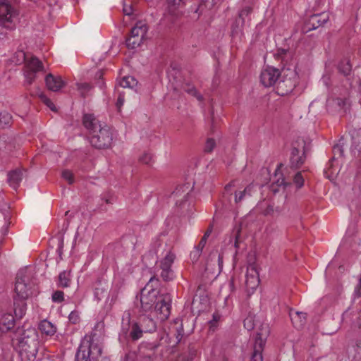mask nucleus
Returning a JSON list of instances; mask_svg holds the SVG:
<instances>
[{
    "instance_id": "f257e3e1",
    "label": "nucleus",
    "mask_w": 361,
    "mask_h": 361,
    "mask_svg": "<svg viewBox=\"0 0 361 361\" xmlns=\"http://www.w3.org/2000/svg\"><path fill=\"white\" fill-rule=\"evenodd\" d=\"M159 279L152 276L141 290V308L145 312L154 311L161 321H164L171 314V297L168 293H159Z\"/></svg>"
},
{
    "instance_id": "f03ea898",
    "label": "nucleus",
    "mask_w": 361,
    "mask_h": 361,
    "mask_svg": "<svg viewBox=\"0 0 361 361\" xmlns=\"http://www.w3.org/2000/svg\"><path fill=\"white\" fill-rule=\"evenodd\" d=\"M32 287L31 274L26 270L19 271L16 276L13 295L14 313L18 319H21L26 312L25 300L32 295Z\"/></svg>"
},
{
    "instance_id": "7ed1b4c3",
    "label": "nucleus",
    "mask_w": 361,
    "mask_h": 361,
    "mask_svg": "<svg viewBox=\"0 0 361 361\" xmlns=\"http://www.w3.org/2000/svg\"><path fill=\"white\" fill-rule=\"evenodd\" d=\"M13 345H18L22 357L25 356L29 360H34L36 357L39 348L38 334L36 329H18L14 332L12 337Z\"/></svg>"
},
{
    "instance_id": "20e7f679",
    "label": "nucleus",
    "mask_w": 361,
    "mask_h": 361,
    "mask_svg": "<svg viewBox=\"0 0 361 361\" xmlns=\"http://www.w3.org/2000/svg\"><path fill=\"white\" fill-rule=\"evenodd\" d=\"M16 14L13 8L8 4H0V40L6 38V30L16 27Z\"/></svg>"
},
{
    "instance_id": "39448f33",
    "label": "nucleus",
    "mask_w": 361,
    "mask_h": 361,
    "mask_svg": "<svg viewBox=\"0 0 361 361\" xmlns=\"http://www.w3.org/2000/svg\"><path fill=\"white\" fill-rule=\"evenodd\" d=\"M282 77L277 85V92L281 95L288 94L294 90L298 82L295 71L290 68H282Z\"/></svg>"
},
{
    "instance_id": "423d86ee",
    "label": "nucleus",
    "mask_w": 361,
    "mask_h": 361,
    "mask_svg": "<svg viewBox=\"0 0 361 361\" xmlns=\"http://www.w3.org/2000/svg\"><path fill=\"white\" fill-rule=\"evenodd\" d=\"M113 141V134L111 128L106 124L92 134L90 142L92 147L97 149H106L111 146Z\"/></svg>"
},
{
    "instance_id": "0eeeda50",
    "label": "nucleus",
    "mask_w": 361,
    "mask_h": 361,
    "mask_svg": "<svg viewBox=\"0 0 361 361\" xmlns=\"http://www.w3.org/2000/svg\"><path fill=\"white\" fill-rule=\"evenodd\" d=\"M121 330L125 335L128 334L133 341L140 339L144 333L137 322H130V313L128 311L124 312L122 316Z\"/></svg>"
},
{
    "instance_id": "6e6552de",
    "label": "nucleus",
    "mask_w": 361,
    "mask_h": 361,
    "mask_svg": "<svg viewBox=\"0 0 361 361\" xmlns=\"http://www.w3.org/2000/svg\"><path fill=\"white\" fill-rule=\"evenodd\" d=\"M305 142L303 140H298L293 144L290 157V168L297 169L301 167L305 161Z\"/></svg>"
},
{
    "instance_id": "1a4fd4ad",
    "label": "nucleus",
    "mask_w": 361,
    "mask_h": 361,
    "mask_svg": "<svg viewBox=\"0 0 361 361\" xmlns=\"http://www.w3.org/2000/svg\"><path fill=\"white\" fill-rule=\"evenodd\" d=\"M282 75V70L280 71L278 68L268 66L264 68L261 72L260 82L266 87H271L278 85Z\"/></svg>"
},
{
    "instance_id": "9d476101",
    "label": "nucleus",
    "mask_w": 361,
    "mask_h": 361,
    "mask_svg": "<svg viewBox=\"0 0 361 361\" xmlns=\"http://www.w3.org/2000/svg\"><path fill=\"white\" fill-rule=\"evenodd\" d=\"M39 71H44L42 62L37 57L32 56L25 63V77L26 82L31 85L35 80L36 73Z\"/></svg>"
},
{
    "instance_id": "9b49d317",
    "label": "nucleus",
    "mask_w": 361,
    "mask_h": 361,
    "mask_svg": "<svg viewBox=\"0 0 361 361\" xmlns=\"http://www.w3.org/2000/svg\"><path fill=\"white\" fill-rule=\"evenodd\" d=\"M192 187L189 183L178 186L172 193L176 204L180 207L184 206L190 197Z\"/></svg>"
},
{
    "instance_id": "f8f14e48",
    "label": "nucleus",
    "mask_w": 361,
    "mask_h": 361,
    "mask_svg": "<svg viewBox=\"0 0 361 361\" xmlns=\"http://www.w3.org/2000/svg\"><path fill=\"white\" fill-rule=\"evenodd\" d=\"M156 345L152 344H142L139 348L137 361H154L155 358Z\"/></svg>"
},
{
    "instance_id": "ddd939ff",
    "label": "nucleus",
    "mask_w": 361,
    "mask_h": 361,
    "mask_svg": "<svg viewBox=\"0 0 361 361\" xmlns=\"http://www.w3.org/2000/svg\"><path fill=\"white\" fill-rule=\"evenodd\" d=\"M329 19V16L326 13H321L311 16L306 23L307 30H315L318 28L319 27L327 23Z\"/></svg>"
},
{
    "instance_id": "4468645a",
    "label": "nucleus",
    "mask_w": 361,
    "mask_h": 361,
    "mask_svg": "<svg viewBox=\"0 0 361 361\" xmlns=\"http://www.w3.org/2000/svg\"><path fill=\"white\" fill-rule=\"evenodd\" d=\"M82 123L90 135L98 130L100 127H103L104 124H102L93 114H86L83 116Z\"/></svg>"
},
{
    "instance_id": "2eb2a0df",
    "label": "nucleus",
    "mask_w": 361,
    "mask_h": 361,
    "mask_svg": "<svg viewBox=\"0 0 361 361\" xmlns=\"http://www.w3.org/2000/svg\"><path fill=\"white\" fill-rule=\"evenodd\" d=\"M279 168L275 171L274 180L271 185V190L274 193L284 190L286 187L290 185V182L286 180L283 174L279 173Z\"/></svg>"
},
{
    "instance_id": "dca6fc26",
    "label": "nucleus",
    "mask_w": 361,
    "mask_h": 361,
    "mask_svg": "<svg viewBox=\"0 0 361 361\" xmlns=\"http://www.w3.org/2000/svg\"><path fill=\"white\" fill-rule=\"evenodd\" d=\"M45 83L47 88L53 92L59 91L65 85L64 81L60 76H54L51 73L46 75Z\"/></svg>"
},
{
    "instance_id": "f3484780",
    "label": "nucleus",
    "mask_w": 361,
    "mask_h": 361,
    "mask_svg": "<svg viewBox=\"0 0 361 361\" xmlns=\"http://www.w3.org/2000/svg\"><path fill=\"white\" fill-rule=\"evenodd\" d=\"M109 284L103 280H98L94 284V297L98 300L109 299Z\"/></svg>"
},
{
    "instance_id": "a211bd4d",
    "label": "nucleus",
    "mask_w": 361,
    "mask_h": 361,
    "mask_svg": "<svg viewBox=\"0 0 361 361\" xmlns=\"http://www.w3.org/2000/svg\"><path fill=\"white\" fill-rule=\"evenodd\" d=\"M87 337L85 336L81 341L75 355V361H87L92 360L88 351L90 348Z\"/></svg>"
},
{
    "instance_id": "6ab92c4d",
    "label": "nucleus",
    "mask_w": 361,
    "mask_h": 361,
    "mask_svg": "<svg viewBox=\"0 0 361 361\" xmlns=\"http://www.w3.org/2000/svg\"><path fill=\"white\" fill-rule=\"evenodd\" d=\"M24 177V171L22 169H16L8 173V183L14 190H17Z\"/></svg>"
},
{
    "instance_id": "aec40b11",
    "label": "nucleus",
    "mask_w": 361,
    "mask_h": 361,
    "mask_svg": "<svg viewBox=\"0 0 361 361\" xmlns=\"http://www.w3.org/2000/svg\"><path fill=\"white\" fill-rule=\"evenodd\" d=\"M144 333H151L156 330L157 324L154 319L148 316H142L137 322Z\"/></svg>"
},
{
    "instance_id": "412c9836",
    "label": "nucleus",
    "mask_w": 361,
    "mask_h": 361,
    "mask_svg": "<svg viewBox=\"0 0 361 361\" xmlns=\"http://www.w3.org/2000/svg\"><path fill=\"white\" fill-rule=\"evenodd\" d=\"M255 328L257 329V337L255 344H257L258 341L262 340V347H264L265 344V340L269 334V326L267 324H261L259 321H257V324Z\"/></svg>"
},
{
    "instance_id": "4be33fe9",
    "label": "nucleus",
    "mask_w": 361,
    "mask_h": 361,
    "mask_svg": "<svg viewBox=\"0 0 361 361\" xmlns=\"http://www.w3.org/2000/svg\"><path fill=\"white\" fill-rule=\"evenodd\" d=\"M15 325V319L11 314H5L2 315L0 319V331L2 333H6L11 330Z\"/></svg>"
},
{
    "instance_id": "5701e85b",
    "label": "nucleus",
    "mask_w": 361,
    "mask_h": 361,
    "mask_svg": "<svg viewBox=\"0 0 361 361\" xmlns=\"http://www.w3.org/2000/svg\"><path fill=\"white\" fill-rule=\"evenodd\" d=\"M147 27L146 24L142 22H138L131 29L130 35H133L134 38H141V39L143 40L147 34Z\"/></svg>"
},
{
    "instance_id": "b1692460",
    "label": "nucleus",
    "mask_w": 361,
    "mask_h": 361,
    "mask_svg": "<svg viewBox=\"0 0 361 361\" xmlns=\"http://www.w3.org/2000/svg\"><path fill=\"white\" fill-rule=\"evenodd\" d=\"M253 185L252 184L248 185L243 190H237L235 192L234 201L235 204L241 202L247 197L252 196Z\"/></svg>"
},
{
    "instance_id": "393cba45",
    "label": "nucleus",
    "mask_w": 361,
    "mask_h": 361,
    "mask_svg": "<svg viewBox=\"0 0 361 361\" xmlns=\"http://www.w3.org/2000/svg\"><path fill=\"white\" fill-rule=\"evenodd\" d=\"M90 348L88 349L90 357L93 360H96L102 355V349L101 346L94 342L90 337H87Z\"/></svg>"
},
{
    "instance_id": "a878e982",
    "label": "nucleus",
    "mask_w": 361,
    "mask_h": 361,
    "mask_svg": "<svg viewBox=\"0 0 361 361\" xmlns=\"http://www.w3.org/2000/svg\"><path fill=\"white\" fill-rule=\"evenodd\" d=\"M56 284L59 288H68L71 284V277L70 271H63L58 276Z\"/></svg>"
},
{
    "instance_id": "bb28decb",
    "label": "nucleus",
    "mask_w": 361,
    "mask_h": 361,
    "mask_svg": "<svg viewBox=\"0 0 361 361\" xmlns=\"http://www.w3.org/2000/svg\"><path fill=\"white\" fill-rule=\"evenodd\" d=\"M39 329L42 334L53 336L56 332V327L48 320H43L39 324Z\"/></svg>"
},
{
    "instance_id": "cd10ccee",
    "label": "nucleus",
    "mask_w": 361,
    "mask_h": 361,
    "mask_svg": "<svg viewBox=\"0 0 361 361\" xmlns=\"http://www.w3.org/2000/svg\"><path fill=\"white\" fill-rule=\"evenodd\" d=\"M262 340L258 341L257 344H254L253 352L250 361H263L262 351L264 347H262Z\"/></svg>"
},
{
    "instance_id": "c85d7f7f",
    "label": "nucleus",
    "mask_w": 361,
    "mask_h": 361,
    "mask_svg": "<svg viewBox=\"0 0 361 361\" xmlns=\"http://www.w3.org/2000/svg\"><path fill=\"white\" fill-rule=\"evenodd\" d=\"M119 85L124 88H133L137 85V81L133 76H125L119 82Z\"/></svg>"
},
{
    "instance_id": "c756f323",
    "label": "nucleus",
    "mask_w": 361,
    "mask_h": 361,
    "mask_svg": "<svg viewBox=\"0 0 361 361\" xmlns=\"http://www.w3.org/2000/svg\"><path fill=\"white\" fill-rule=\"evenodd\" d=\"M176 255L171 250L164 257V258L160 262V267L171 268L172 264L174 262Z\"/></svg>"
},
{
    "instance_id": "7c9ffc66",
    "label": "nucleus",
    "mask_w": 361,
    "mask_h": 361,
    "mask_svg": "<svg viewBox=\"0 0 361 361\" xmlns=\"http://www.w3.org/2000/svg\"><path fill=\"white\" fill-rule=\"evenodd\" d=\"M252 11V8L250 6H246L243 8L238 15V18L236 19V23L239 25L240 23L241 26H243L245 24V18L248 16Z\"/></svg>"
},
{
    "instance_id": "2f4dec72",
    "label": "nucleus",
    "mask_w": 361,
    "mask_h": 361,
    "mask_svg": "<svg viewBox=\"0 0 361 361\" xmlns=\"http://www.w3.org/2000/svg\"><path fill=\"white\" fill-rule=\"evenodd\" d=\"M255 317V315L249 314L244 319V326L248 331H251L257 326V321H256Z\"/></svg>"
},
{
    "instance_id": "473e14b6",
    "label": "nucleus",
    "mask_w": 361,
    "mask_h": 361,
    "mask_svg": "<svg viewBox=\"0 0 361 361\" xmlns=\"http://www.w3.org/2000/svg\"><path fill=\"white\" fill-rule=\"evenodd\" d=\"M338 71L343 75H349L351 72V65L348 61H342L338 66Z\"/></svg>"
},
{
    "instance_id": "72a5a7b5",
    "label": "nucleus",
    "mask_w": 361,
    "mask_h": 361,
    "mask_svg": "<svg viewBox=\"0 0 361 361\" xmlns=\"http://www.w3.org/2000/svg\"><path fill=\"white\" fill-rule=\"evenodd\" d=\"M343 145H344L343 140L341 139L339 140L338 143L336 144L334 146V147H333L334 157H333L332 159H334L336 158V157H343V152H344Z\"/></svg>"
},
{
    "instance_id": "f704fd0d",
    "label": "nucleus",
    "mask_w": 361,
    "mask_h": 361,
    "mask_svg": "<svg viewBox=\"0 0 361 361\" xmlns=\"http://www.w3.org/2000/svg\"><path fill=\"white\" fill-rule=\"evenodd\" d=\"M142 41L143 40H142L141 38H134L133 35H130V37L127 38L126 42L128 48L135 49L139 47L142 43Z\"/></svg>"
},
{
    "instance_id": "c9c22d12",
    "label": "nucleus",
    "mask_w": 361,
    "mask_h": 361,
    "mask_svg": "<svg viewBox=\"0 0 361 361\" xmlns=\"http://www.w3.org/2000/svg\"><path fill=\"white\" fill-rule=\"evenodd\" d=\"M11 118V116L7 112L0 113V128L9 126Z\"/></svg>"
},
{
    "instance_id": "e433bc0d",
    "label": "nucleus",
    "mask_w": 361,
    "mask_h": 361,
    "mask_svg": "<svg viewBox=\"0 0 361 361\" xmlns=\"http://www.w3.org/2000/svg\"><path fill=\"white\" fill-rule=\"evenodd\" d=\"M259 284V279H257L255 276L254 278L246 277L245 286L247 290H254L257 288Z\"/></svg>"
},
{
    "instance_id": "4c0bfd02",
    "label": "nucleus",
    "mask_w": 361,
    "mask_h": 361,
    "mask_svg": "<svg viewBox=\"0 0 361 361\" xmlns=\"http://www.w3.org/2000/svg\"><path fill=\"white\" fill-rule=\"evenodd\" d=\"M183 88L185 92L195 97L199 101L202 100V96L197 92L194 86L186 84L183 87Z\"/></svg>"
},
{
    "instance_id": "58836bf2",
    "label": "nucleus",
    "mask_w": 361,
    "mask_h": 361,
    "mask_svg": "<svg viewBox=\"0 0 361 361\" xmlns=\"http://www.w3.org/2000/svg\"><path fill=\"white\" fill-rule=\"evenodd\" d=\"M255 276L257 279H259V272L256 264H250L247 267L246 277L254 278Z\"/></svg>"
},
{
    "instance_id": "ea45409f",
    "label": "nucleus",
    "mask_w": 361,
    "mask_h": 361,
    "mask_svg": "<svg viewBox=\"0 0 361 361\" xmlns=\"http://www.w3.org/2000/svg\"><path fill=\"white\" fill-rule=\"evenodd\" d=\"M77 87L82 97H85L92 88V86L87 82L78 83Z\"/></svg>"
},
{
    "instance_id": "a19ab883",
    "label": "nucleus",
    "mask_w": 361,
    "mask_h": 361,
    "mask_svg": "<svg viewBox=\"0 0 361 361\" xmlns=\"http://www.w3.org/2000/svg\"><path fill=\"white\" fill-rule=\"evenodd\" d=\"M161 269V277L165 281H169L173 279V272L171 268L160 267Z\"/></svg>"
},
{
    "instance_id": "79ce46f5",
    "label": "nucleus",
    "mask_w": 361,
    "mask_h": 361,
    "mask_svg": "<svg viewBox=\"0 0 361 361\" xmlns=\"http://www.w3.org/2000/svg\"><path fill=\"white\" fill-rule=\"evenodd\" d=\"M38 96L40 98L41 101L46 106H47L51 111H56V108L55 105L54 104V103L43 92L39 93Z\"/></svg>"
},
{
    "instance_id": "37998d69",
    "label": "nucleus",
    "mask_w": 361,
    "mask_h": 361,
    "mask_svg": "<svg viewBox=\"0 0 361 361\" xmlns=\"http://www.w3.org/2000/svg\"><path fill=\"white\" fill-rule=\"evenodd\" d=\"M51 300L54 302H62L64 300V293L59 290L54 291L51 295Z\"/></svg>"
},
{
    "instance_id": "c03bdc74",
    "label": "nucleus",
    "mask_w": 361,
    "mask_h": 361,
    "mask_svg": "<svg viewBox=\"0 0 361 361\" xmlns=\"http://www.w3.org/2000/svg\"><path fill=\"white\" fill-rule=\"evenodd\" d=\"M293 183L297 188H301L304 185L305 179L301 172H297L293 176Z\"/></svg>"
},
{
    "instance_id": "a18cd8bd",
    "label": "nucleus",
    "mask_w": 361,
    "mask_h": 361,
    "mask_svg": "<svg viewBox=\"0 0 361 361\" xmlns=\"http://www.w3.org/2000/svg\"><path fill=\"white\" fill-rule=\"evenodd\" d=\"M168 12L173 16L177 17L178 12L175 0H169L168 2Z\"/></svg>"
},
{
    "instance_id": "49530a36",
    "label": "nucleus",
    "mask_w": 361,
    "mask_h": 361,
    "mask_svg": "<svg viewBox=\"0 0 361 361\" xmlns=\"http://www.w3.org/2000/svg\"><path fill=\"white\" fill-rule=\"evenodd\" d=\"M69 322L73 324L79 323L80 318L78 311H72L68 316Z\"/></svg>"
},
{
    "instance_id": "de8ad7c7",
    "label": "nucleus",
    "mask_w": 361,
    "mask_h": 361,
    "mask_svg": "<svg viewBox=\"0 0 361 361\" xmlns=\"http://www.w3.org/2000/svg\"><path fill=\"white\" fill-rule=\"evenodd\" d=\"M202 250L199 249L196 246L195 247L194 250L191 251L190 255V259L192 261V262H197L198 260L202 254Z\"/></svg>"
},
{
    "instance_id": "09e8293b",
    "label": "nucleus",
    "mask_w": 361,
    "mask_h": 361,
    "mask_svg": "<svg viewBox=\"0 0 361 361\" xmlns=\"http://www.w3.org/2000/svg\"><path fill=\"white\" fill-rule=\"evenodd\" d=\"M216 146V142L214 139L208 138L205 143L204 152H211Z\"/></svg>"
},
{
    "instance_id": "8fccbe9b",
    "label": "nucleus",
    "mask_w": 361,
    "mask_h": 361,
    "mask_svg": "<svg viewBox=\"0 0 361 361\" xmlns=\"http://www.w3.org/2000/svg\"><path fill=\"white\" fill-rule=\"evenodd\" d=\"M16 60L14 61L16 63L20 64L22 63L25 62L27 59H26V54L23 51H18L16 53Z\"/></svg>"
},
{
    "instance_id": "3c124183",
    "label": "nucleus",
    "mask_w": 361,
    "mask_h": 361,
    "mask_svg": "<svg viewBox=\"0 0 361 361\" xmlns=\"http://www.w3.org/2000/svg\"><path fill=\"white\" fill-rule=\"evenodd\" d=\"M62 177L67 180L69 184H72L74 182L73 175L69 170H64L62 172Z\"/></svg>"
},
{
    "instance_id": "603ef678",
    "label": "nucleus",
    "mask_w": 361,
    "mask_h": 361,
    "mask_svg": "<svg viewBox=\"0 0 361 361\" xmlns=\"http://www.w3.org/2000/svg\"><path fill=\"white\" fill-rule=\"evenodd\" d=\"M305 315H306V314H305V313L298 312H296V313H295V317H293V316H292L291 319H292L293 322L294 323V322H295V320L296 319H298H298H300V322H301V324H300V326H302V325L305 324V319H306V318H305Z\"/></svg>"
},
{
    "instance_id": "864d4df0",
    "label": "nucleus",
    "mask_w": 361,
    "mask_h": 361,
    "mask_svg": "<svg viewBox=\"0 0 361 361\" xmlns=\"http://www.w3.org/2000/svg\"><path fill=\"white\" fill-rule=\"evenodd\" d=\"M242 27L243 26L240 25V23L238 25L235 20V23L232 25L231 27L232 35H238L240 32H241Z\"/></svg>"
},
{
    "instance_id": "5fc2aeb1",
    "label": "nucleus",
    "mask_w": 361,
    "mask_h": 361,
    "mask_svg": "<svg viewBox=\"0 0 361 361\" xmlns=\"http://www.w3.org/2000/svg\"><path fill=\"white\" fill-rule=\"evenodd\" d=\"M176 339H177V343H178L180 341V340L183 337V328L182 324H180L179 326H177L176 328Z\"/></svg>"
},
{
    "instance_id": "6e6d98bb",
    "label": "nucleus",
    "mask_w": 361,
    "mask_h": 361,
    "mask_svg": "<svg viewBox=\"0 0 361 361\" xmlns=\"http://www.w3.org/2000/svg\"><path fill=\"white\" fill-rule=\"evenodd\" d=\"M151 159L152 156L148 153H145L140 157V161L145 164H149L151 161Z\"/></svg>"
},
{
    "instance_id": "4d7b16f0",
    "label": "nucleus",
    "mask_w": 361,
    "mask_h": 361,
    "mask_svg": "<svg viewBox=\"0 0 361 361\" xmlns=\"http://www.w3.org/2000/svg\"><path fill=\"white\" fill-rule=\"evenodd\" d=\"M240 227H238L237 228V231H236V233H235V243H234V245L236 248L239 247H240V244L241 243V238H240Z\"/></svg>"
},
{
    "instance_id": "13d9d810",
    "label": "nucleus",
    "mask_w": 361,
    "mask_h": 361,
    "mask_svg": "<svg viewBox=\"0 0 361 361\" xmlns=\"http://www.w3.org/2000/svg\"><path fill=\"white\" fill-rule=\"evenodd\" d=\"M111 295V302H110V308L111 307L112 305L116 301L117 298H118V290H114L111 291V293H110Z\"/></svg>"
},
{
    "instance_id": "bf43d9fd",
    "label": "nucleus",
    "mask_w": 361,
    "mask_h": 361,
    "mask_svg": "<svg viewBox=\"0 0 361 361\" xmlns=\"http://www.w3.org/2000/svg\"><path fill=\"white\" fill-rule=\"evenodd\" d=\"M274 214V209L273 205H268L267 208L264 211V214L267 215H273Z\"/></svg>"
},
{
    "instance_id": "052dcab7",
    "label": "nucleus",
    "mask_w": 361,
    "mask_h": 361,
    "mask_svg": "<svg viewBox=\"0 0 361 361\" xmlns=\"http://www.w3.org/2000/svg\"><path fill=\"white\" fill-rule=\"evenodd\" d=\"M63 247V236L62 235L58 237V251L59 254L61 253V250Z\"/></svg>"
},
{
    "instance_id": "680f3d73",
    "label": "nucleus",
    "mask_w": 361,
    "mask_h": 361,
    "mask_svg": "<svg viewBox=\"0 0 361 361\" xmlns=\"http://www.w3.org/2000/svg\"><path fill=\"white\" fill-rule=\"evenodd\" d=\"M123 10L125 15L127 16H130L133 13V8L130 5H125Z\"/></svg>"
},
{
    "instance_id": "e2e57ef3",
    "label": "nucleus",
    "mask_w": 361,
    "mask_h": 361,
    "mask_svg": "<svg viewBox=\"0 0 361 361\" xmlns=\"http://www.w3.org/2000/svg\"><path fill=\"white\" fill-rule=\"evenodd\" d=\"M123 103H124V97L121 94H120L118 97L117 102H116L117 108L119 109L121 107V106L123 104Z\"/></svg>"
},
{
    "instance_id": "0e129e2a",
    "label": "nucleus",
    "mask_w": 361,
    "mask_h": 361,
    "mask_svg": "<svg viewBox=\"0 0 361 361\" xmlns=\"http://www.w3.org/2000/svg\"><path fill=\"white\" fill-rule=\"evenodd\" d=\"M355 294L357 295V296L361 295V275H360V278L359 279L358 284L355 287Z\"/></svg>"
},
{
    "instance_id": "69168bd1",
    "label": "nucleus",
    "mask_w": 361,
    "mask_h": 361,
    "mask_svg": "<svg viewBox=\"0 0 361 361\" xmlns=\"http://www.w3.org/2000/svg\"><path fill=\"white\" fill-rule=\"evenodd\" d=\"M207 240V239L203 236L196 247L202 250L206 245Z\"/></svg>"
},
{
    "instance_id": "338daca9",
    "label": "nucleus",
    "mask_w": 361,
    "mask_h": 361,
    "mask_svg": "<svg viewBox=\"0 0 361 361\" xmlns=\"http://www.w3.org/2000/svg\"><path fill=\"white\" fill-rule=\"evenodd\" d=\"M219 319V316L216 314L213 315V320L209 322L210 328H214L216 325V323L218 322Z\"/></svg>"
},
{
    "instance_id": "774afa93",
    "label": "nucleus",
    "mask_w": 361,
    "mask_h": 361,
    "mask_svg": "<svg viewBox=\"0 0 361 361\" xmlns=\"http://www.w3.org/2000/svg\"><path fill=\"white\" fill-rule=\"evenodd\" d=\"M336 102H337V104L338 106H344L346 104V99H341V98H337L336 99Z\"/></svg>"
}]
</instances>
